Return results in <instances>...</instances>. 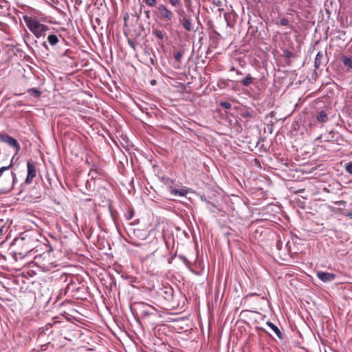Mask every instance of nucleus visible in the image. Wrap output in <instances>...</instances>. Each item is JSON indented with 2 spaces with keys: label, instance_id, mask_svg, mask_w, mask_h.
Instances as JSON below:
<instances>
[{
  "label": "nucleus",
  "instance_id": "obj_34",
  "mask_svg": "<svg viewBox=\"0 0 352 352\" xmlns=\"http://www.w3.org/2000/svg\"><path fill=\"white\" fill-rule=\"evenodd\" d=\"M151 84H152V85H155V80H152V81H151Z\"/></svg>",
  "mask_w": 352,
  "mask_h": 352
},
{
  "label": "nucleus",
  "instance_id": "obj_26",
  "mask_svg": "<svg viewBox=\"0 0 352 352\" xmlns=\"http://www.w3.org/2000/svg\"><path fill=\"white\" fill-rule=\"evenodd\" d=\"M284 56L286 58H289L293 57L294 54H293V53L291 51L286 50L284 51Z\"/></svg>",
  "mask_w": 352,
  "mask_h": 352
},
{
  "label": "nucleus",
  "instance_id": "obj_3",
  "mask_svg": "<svg viewBox=\"0 0 352 352\" xmlns=\"http://www.w3.org/2000/svg\"><path fill=\"white\" fill-rule=\"evenodd\" d=\"M157 16L162 19L165 20L168 22L166 25H164L166 28H170L173 19H174V13L169 10L166 6L164 4H159L157 7Z\"/></svg>",
  "mask_w": 352,
  "mask_h": 352
},
{
  "label": "nucleus",
  "instance_id": "obj_28",
  "mask_svg": "<svg viewBox=\"0 0 352 352\" xmlns=\"http://www.w3.org/2000/svg\"><path fill=\"white\" fill-rule=\"evenodd\" d=\"M133 217V212H130L129 216L127 217V219L129 220V219H131Z\"/></svg>",
  "mask_w": 352,
  "mask_h": 352
},
{
  "label": "nucleus",
  "instance_id": "obj_10",
  "mask_svg": "<svg viewBox=\"0 0 352 352\" xmlns=\"http://www.w3.org/2000/svg\"><path fill=\"white\" fill-rule=\"evenodd\" d=\"M162 296L168 301L173 299V289L172 287H164L162 289Z\"/></svg>",
  "mask_w": 352,
  "mask_h": 352
},
{
  "label": "nucleus",
  "instance_id": "obj_25",
  "mask_svg": "<svg viewBox=\"0 0 352 352\" xmlns=\"http://www.w3.org/2000/svg\"><path fill=\"white\" fill-rule=\"evenodd\" d=\"M279 24L280 25H283V26H286L289 24V21L287 19L285 18H282L280 19V20L279 21Z\"/></svg>",
  "mask_w": 352,
  "mask_h": 352
},
{
  "label": "nucleus",
  "instance_id": "obj_12",
  "mask_svg": "<svg viewBox=\"0 0 352 352\" xmlns=\"http://www.w3.org/2000/svg\"><path fill=\"white\" fill-rule=\"evenodd\" d=\"M316 119L318 121L324 123L328 120V116L324 111H320L317 114Z\"/></svg>",
  "mask_w": 352,
  "mask_h": 352
},
{
  "label": "nucleus",
  "instance_id": "obj_21",
  "mask_svg": "<svg viewBox=\"0 0 352 352\" xmlns=\"http://www.w3.org/2000/svg\"><path fill=\"white\" fill-rule=\"evenodd\" d=\"M183 54H184V52L182 51H179V52H176L175 54H174V58L177 62L180 63L182 58L183 56Z\"/></svg>",
  "mask_w": 352,
  "mask_h": 352
},
{
  "label": "nucleus",
  "instance_id": "obj_7",
  "mask_svg": "<svg viewBox=\"0 0 352 352\" xmlns=\"http://www.w3.org/2000/svg\"><path fill=\"white\" fill-rule=\"evenodd\" d=\"M28 175L25 179L26 184H30L36 175V170L34 162L28 161L27 164Z\"/></svg>",
  "mask_w": 352,
  "mask_h": 352
},
{
  "label": "nucleus",
  "instance_id": "obj_30",
  "mask_svg": "<svg viewBox=\"0 0 352 352\" xmlns=\"http://www.w3.org/2000/svg\"><path fill=\"white\" fill-rule=\"evenodd\" d=\"M129 45L133 47V49L135 48V45H134V43L132 41H129Z\"/></svg>",
  "mask_w": 352,
  "mask_h": 352
},
{
  "label": "nucleus",
  "instance_id": "obj_13",
  "mask_svg": "<svg viewBox=\"0 0 352 352\" xmlns=\"http://www.w3.org/2000/svg\"><path fill=\"white\" fill-rule=\"evenodd\" d=\"M153 34L159 40H164L165 37V33L163 30L160 29H153L152 32Z\"/></svg>",
  "mask_w": 352,
  "mask_h": 352
},
{
  "label": "nucleus",
  "instance_id": "obj_16",
  "mask_svg": "<svg viewBox=\"0 0 352 352\" xmlns=\"http://www.w3.org/2000/svg\"><path fill=\"white\" fill-rule=\"evenodd\" d=\"M253 82V78L251 76L250 74H248L247 76L243 78L242 80H241V83L245 87L249 86L250 84H252Z\"/></svg>",
  "mask_w": 352,
  "mask_h": 352
},
{
  "label": "nucleus",
  "instance_id": "obj_1",
  "mask_svg": "<svg viewBox=\"0 0 352 352\" xmlns=\"http://www.w3.org/2000/svg\"><path fill=\"white\" fill-rule=\"evenodd\" d=\"M24 21L29 30L34 34L36 38H40L45 35V32L50 30L49 27L39 23L37 20L24 16Z\"/></svg>",
  "mask_w": 352,
  "mask_h": 352
},
{
  "label": "nucleus",
  "instance_id": "obj_8",
  "mask_svg": "<svg viewBox=\"0 0 352 352\" xmlns=\"http://www.w3.org/2000/svg\"><path fill=\"white\" fill-rule=\"evenodd\" d=\"M336 274L329 272H325L322 271L317 272V277L322 282L327 283L335 280Z\"/></svg>",
  "mask_w": 352,
  "mask_h": 352
},
{
  "label": "nucleus",
  "instance_id": "obj_33",
  "mask_svg": "<svg viewBox=\"0 0 352 352\" xmlns=\"http://www.w3.org/2000/svg\"><path fill=\"white\" fill-rule=\"evenodd\" d=\"M230 71H236L234 67H231Z\"/></svg>",
  "mask_w": 352,
  "mask_h": 352
},
{
  "label": "nucleus",
  "instance_id": "obj_19",
  "mask_svg": "<svg viewBox=\"0 0 352 352\" xmlns=\"http://www.w3.org/2000/svg\"><path fill=\"white\" fill-rule=\"evenodd\" d=\"M168 2L173 7L182 8L181 0H168Z\"/></svg>",
  "mask_w": 352,
  "mask_h": 352
},
{
  "label": "nucleus",
  "instance_id": "obj_22",
  "mask_svg": "<svg viewBox=\"0 0 352 352\" xmlns=\"http://www.w3.org/2000/svg\"><path fill=\"white\" fill-rule=\"evenodd\" d=\"M143 2L149 7H154L157 5L156 0H143Z\"/></svg>",
  "mask_w": 352,
  "mask_h": 352
},
{
  "label": "nucleus",
  "instance_id": "obj_9",
  "mask_svg": "<svg viewBox=\"0 0 352 352\" xmlns=\"http://www.w3.org/2000/svg\"><path fill=\"white\" fill-rule=\"evenodd\" d=\"M142 305L144 308L142 310L143 317L148 316H157V310L155 307L145 303H142Z\"/></svg>",
  "mask_w": 352,
  "mask_h": 352
},
{
  "label": "nucleus",
  "instance_id": "obj_36",
  "mask_svg": "<svg viewBox=\"0 0 352 352\" xmlns=\"http://www.w3.org/2000/svg\"><path fill=\"white\" fill-rule=\"evenodd\" d=\"M324 190L329 192V190H327V188H324Z\"/></svg>",
  "mask_w": 352,
  "mask_h": 352
},
{
  "label": "nucleus",
  "instance_id": "obj_20",
  "mask_svg": "<svg viewBox=\"0 0 352 352\" xmlns=\"http://www.w3.org/2000/svg\"><path fill=\"white\" fill-rule=\"evenodd\" d=\"M186 190H177V189H173L171 190V193L174 195H179L181 197L185 196L186 195Z\"/></svg>",
  "mask_w": 352,
  "mask_h": 352
},
{
  "label": "nucleus",
  "instance_id": "obj_5",
  "mask_svg": "<svg viewBox=\"0 0 352 352\" xmlns=\"http://www.w3.org/2000/svg\"><path fill=\"white\" fill-rule=\"evenodd\" d=\"M16 179V174L13 172L11 173V175L4 177L0 179V186H1L0 190L3 192H8L10 191L13 188V184Z\"/></svg>",
  "mask_w": 352,
  "mask_h": 352
},
{
  "label": "nucleus",
  "instance_id": "obj_27",
  "mask_svg": "<svg viewBox=\"0 0 352 352\" xmlns=\"http://www.w3.org/2000/svg\"><path fill=\"white\" fill-rule=\"evenodd\" d=\"M222 106L224 107L226 109H230L231 107V104L229 102H223L222 104Z\"/></svg>",
  "mask_w": 352,
  "mask_h": 352
},
{
  "label": "nucleus",
  "instance_id": "obj_2",
  "mask_svg": "<svg viewBox=\"0 0 352 352\" xmlns=\"http://www.w3.org/2000/svg\"><path fill=\"white\" fill-rule=\"evenodd\" d=\"M34 262L44 272L51 271L57 265L52 261L50 252H44L36 256Z\"/></svg>",
  "mask_w": 352,
  "mask_h": 352
},
{
  "label": "nucleus",
  "instance_id": "obj_6",
  "mask_svg": "<svg viewBox=\"0 0 352 352\" xmlns=\"http://www.w3.org/2000/svg\"><path fill=\"white\" fill-rule=\"evenodd\" d=\"M0 141L7 143L9 146L14 148L16 150V152H18L20 150V145L17 140L7 134L0 133Z\"/></svg>",
  "mask_w": 352,
  "mask_h": 352
},
{
  "label": "nucleus",
  "instance_id": "obj_32",
  "mask_svg": "<svg viewBox=\"0 0 352 352\" xmlns=\"http://www.w3.org/2000/svg\"><path fill=\"white\" fill-rule=\"evenodd\" d=\"M236 74L239 76L243 75L242 72L240 70H236Z\"/></svg>",
  "mask_w": 352,
  "mask_h": 352
},
{
  "label": "nucleus",
  "instance_id": "obj_35",
  "mask_svg": "<svg viewBox=\"0 0 352 352\" xmlns=\"http://www.w3.org/2000/svg\"><path fill=\"white\" fill-rule=\"evenodd\" d=\"M43 45H44L45 47H47V45H46L45 43H43Z\"/></svg>",
  "mask_w": 352,
  "mask_h": 352
},
{
  "label": "nucleus",
  "instance_id": "obj_23",
  "mask_svg": "<svg viewBox=\"0 0 352 352\" xmlns=\"http://www.w3.org/2000/svg\"><path fill=\"white\" fill-rule=\"evenodd\" d=\"M241 116L243 117V118H253V115L252 114L251 112H250L249 111H244L243 112L241 113Z\"/></svg>",
  "mask_w": 352,
  "mask_h": 352
},
{
  "label": "nucleus",
  "instance_id": "obj_31",
  "mask_svg": "<svg viewBox=\"0 0 352 352\" xmlns=\"http://www.w3.org/2000/svg\"><path fill=\"white\" fill-rule=\"evenodd\" d=\"M145 14H146V17H147L148 19H149V18H150V12H149V11H146V12H145Z\"/></svg>",
  "mask_w": 352,
  "mask_h": 352
},
{
  "label": "nucleus",
  "instance_id": "obj_11",
  "mask_svg": "<svg viewBox=\"0 0 352 352\" xmlns=\"http://www.w3.org/2000/svg\"><path fill=\"white\" fill-rule=\"evenodd\" d=\"M324 54L322 52H319L315 58L314 66L316 69H319L320 67L323 64Z\"/></svg>",
  "mask_w": 352,
  "mask_h": 352
},
{
  "label": "nucleus",
  "instance_id": "obj_14",
  "mask_svg": "<svg viewBox=\"0 0 352 352\" xmlns=\"http://www.w3.org/2000/svg\"><path fill=\"white\" fill-rule=\"evenodd\" d=\"M28 93L35 98H38L41 96V91L36 88H31L28 89Z\"/></svg>",
  "mask_w": 352,
  "mask_h": 352
},
{
  "label": "nucleus",
  "instance_id": "obj_17",
  "mask_svg": "<svg viewBox=\"0 0 352 352\" xmlns=\"http://www.w3.org/2000/svg\"><path fill=\"white\" fill-rule=\"evenodd\" d=\"M47 41L52 46L56 45L58 43V36L55 34H50L47 37Z\"/></svg>",
  "mask_w": 352,
  "mask_h": 352
},
{
  "label": "nucleus",
  "instance_id": "obj_24",
  "mask_svg": "<svg viewBox=\"0 0 352 352\" xmlns=\"http://www.w3.org/2000/svg\"><path fill=\"white\" fill-rule=\"evenodd\" d=\"M345 170L347 173L352 175V162H350L345 165Z\"/></svg>",
  "mask_w": 352,
  "mask_h": 352
},
{
  "label": "nucleus",
  "instance_id": "obj_4",
  "mask_svg": "<svg viewBox=\"0 0 352 352\" xmlns=\"http://www.w3.org/2000/svg\"><path fill=\"white\" fill-rule=\"evenodd\" d=\"M175 12L180 16L179 21L182 27L188 32L194 31L191 17L187 16L182 8L177 9Z\"/></svg>",
  "mask_w": 352,
  "mask_h": 352
},
{
  "label": "nucleus",
  "instance_id": "obj_18",
  "mask_svg": "<svg viewBox=\"0 0 352 352\" xmlns=\"http://www.w3.org/2000/svg\"><path fill=\"white\" fill-rule=\"evenodd\" d=\"M342 61L344 66L352 69V58L344 56Z\"/></svg>",
  "mask_w": 352,
  "mask_h": 352
},
{
  "label": "nucleus",
  "instance_id": "obj_29",
  "mask_svg": "<svg viewBox=\"0 0 352 352\" xmlns=\"http://www.w3.org/2000/svg\"><path fill=\"white\" fill-rule=\"evenodd\" d=\"M258 296V294L256 293H250V294H248L245 298H248L249 296Z\"/></svg>",
  "mask_w": 352,
  "mask_h": 352
},
{
  "label": "nucleus",
  "instance_id": "obj_15",
  "mask_svg": "<svg viewBox=\"0 0 352 352\" xmlns=\"http://www.w3.org/2000/svg\"><path fill=\"white\" fill-rule=\"evenodd\" d=\"M267 324L268 327H270L271 328V329L276 334V336L279 338H282V336H283L282 333L280 331V329L275 324H274L271 322H267Z\"/></svg>",
  "mask_w": 352,
  "mask_h": 352
}]
</instances>
